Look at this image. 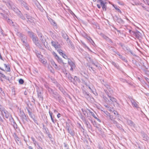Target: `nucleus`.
<instances>
[{"label":"nucleus","instance_id":"1","mask_svg":"<svg viewBox=\"0 0 149 149\" xmlns=\"http://www.w3.org/2000/svg\"><path fill=\"white\" fill-rule=\"evenodd\" d=\"M68 63L69 65L71 67L70 69V70L72 71H73V69L74 68L76 67V65L74 63L70 58L68 59Z\"/></svg>","mask_w":149,"mask_h":149},{"label":"nucleus","instance_id":"2","mask_svg":"<svg viewBox=\"0 0 149 149\" xmlns=\"http://www.w3.org/2000/svg\"><path fill=\"white\" fill-rule=\"evenodd\" d=\"M5 67L4 68H2L0 67V69L2 70L9 72L10 71V68L6 64H4Z\"/></svg>","mask_w":149,"mask_h":149},{"label":"nucleus","instance_id":"3","mask_svg":"<svg viewBox=\"0 0 149 149\" xmlns=\"http://www.w3.org/2000/svg\"><path fill=\"white\" fill-rule=\"evenodd\" d=\"M56 59L58 63L60 64H63V65H64L65 64V63L63 62L62 59L60 58L59 57H57V58H56Z\"/></svg>","mask_w":149,"mask_h":149},{"label":"nucleus","instance_id":"4","mask_svg":"<svg viewBox=\"0 0 149 149\" xmlns=\"http://www.w3.org/2000/svg\"><path fill=\"white\" fill-rule=\"evenodd\" d=\"M100 5L101 6L103 9L105 11L106 10V7L105 3L103 1H101Z\"/></svg>","mask_w":149,"mask_h":149},{"label":"nucleus","instance_id":"5","mask_svg":"<svg viewBox=\"0 0 149 149\" xmlns=\"http://www.w3.org/2000/svg\"><path fill=\"white\" fill-rule=\"evenodd\" d=\"M131 102L132 104L136 107H138V105L136 102H135L134 100L132 99L131 100Z\"/></svg>","mask_w":149,"mask_h":149},{"label":"nucleus","instance_id":"6","mask_svg":"<svg viewBox=\"0 0 149 149\" xmlns=\"http://www.w3.org/2000/svg\"><path fill=\"white\" fill-rule=\"evenodd\" d=\"M51 63L52 64V65L54 67L56 68L57 69L58 68L57 65L55 63V62L54 61H52L51 62Z\"/></svg>","mask_w":149,"mask_h":149},{"label":"nucleus","instance_id":"7","mask_svg":"<svg viewBox=\"0 0 149 149\" xmlns=\"http://www.w3.org/2000/svg\"><path fill=\"white\" fill-rule=\"evenodd\" d=\"M113 6L118 12L120 13H121V10H120V9L119 8H118L116 6L114 5H113Z\"/></svg>","mask_w":149,"mask_h":149},{"label":"nucleus","instance_id":"8","mask_svg":"<svg viewBox=\"0 0 149 149\" xmlns=\"http://www.w3.org/2000/svg\"><path fill=\"white\" fill-rule=\"evenodd\" d=\"M32 36L33 40L34 42H36V41H38L37 38H36V37L34 36V35L33 33L32 34Z\"/></svg>","mask_w":149,"mask_h":149},{"label":"nucleus","instance_id":"9","mask_svg":"<svg viewBox=\"0 0 149 149\" xmlns=\"http://www.w3.org/2000/svg\"><path fill=\"white\" fill-rule=\"evenodd\" d=\"M61 55L65 59L68 60V58L67 56L65 54L62 53V54H61Z\"/></svg>","mask_w":149,"mask_h":149},{"label":"nucleus","instance_id":"10","mask_svg":"<svg viewBox=\"0 0 149 149\" xmlns=\"http://www.w3.org/2000/svg\"><path fill=\"white\" fill-rule=\"evenodd\" d=\"M49 115H50V117H51V119L52 120V122L53 123H54V119H53V117H52V113L50 112H49Z\"/></svg>","mask_w":149,"mask_h":149},{"label":"nucleus","instance_id":"11","mask_svg":"<svg viewBox=\"0 0 149 149\" xmlns=\"http://www.w3.org/2000/svg\"><path fill=\"white\" fill-rule=\"evenodd\" d=\"M110 98V100L112 101L113 102H116V99L113 97H109Z\"/></svg>","mask_w":149,"mask_h":149},{"label":"nucleus","instance_id":"12","mask_svg":"<svg viewBox=\"0 0 149 149\" xmlns=\"http://www.w3.org/2000/svg\"><path fill=\"white\" fill-rule=\"evenodd\" d=\"M52 43L53 46H54L55 48H58V46L57 45H56V44H54L55 43L54 42H52Z\"/></svg>","mask_w":149,"mask_h":149},{"label":"nucleus","instance_id":"13","mask_svg":"<svg viewBox=\"0 0 149 149\" xmlns=\"http://www.w3.org/2000/svg\"><path fill=\"white\" fill-rule=\"evenodd\" d=\"M19 84H22L24 83V81L23 79H19Z\"/></svg>","mask_w":149,"mask_h":149},{"label":"nucleus","instance_id":"14","mask_svg":"<svg viewBox=\"0 0 149 149\" xmlns=\"http://www.w3.org/2000/svg\"><path fill=\"white\" fill-rule=\"evenodd\" d=\"M40 61L42 63L45 64L46 63V61L45 59H42L41 60H40Z\"/></svg>","mask_w":149,"mask_h":149},{"label":"nucleus","instance_id":"15","mask_svg":"<svg viewBox=\"0 0 149 149\" xmlns=\"http://www.w3.org/2000/svg\"><path fill=\"white\" fill-rule=\"evenodd\" d=\"M104 113L106 114V115H107L108 116H109L111 118H113V116H110V114H109V113L107 111L104 112Z\"/></svg>","mask_w":149,"mask_h":149},{"label":"nucleus","instance_id":"16","mask_svg":"<svg viewBox=\"0 0 149 149\" xmlns=\"http://www.w3.org/2000/svg\"><path fill=\"white\" fill-rule=\"evenodd\" d=\"M0 78H1V77H2L3 78L5 77V75L4 74H2V73H1L0 72Z\"/></svg>","mask_w":149,"mask_h":149},{"label":"nucleus","instance_id":"17","mask_svg":"<svg viewBox=\"0 0 149 149\" xmlns=\"http://www.w3.org/2000/svg\"><path fill=\"white\" fill-rule=\"evenodd\" d=\"M57 51L58 52V53H59V54L61 55V54H62V53H63L62 52V51L61 49H59L57 50Z\"/></svg>","mask_w":149,"mask_h":149},{"label":"nucleus","instance_id":"18","mask_svg":"<svg viewBox=\"0 0 149 149\" xmlns=\"http://www.w3.org/2000/svg\"><path fill=\"white\" fill-rule=\"evenodd\" d=\"M53 54L54 56L55 57V58L56 59V58H57V57H59L54 52Z\"/></svg>","mask_w":149,"mask_h":149},{"label":"nucleus","instance_id":"19","mask_svg":"<svg viewBox=\"0 0 149 149\" xmlns=\"http://www.w3.org/2000/svg\"><path fill=\"white\" fill-rule=\"evenodd\" d=\"M113 112L114 114H115L116 116L118 115V113L116 111H113Z\"/></svg>","mask_w":149,"mask_h":149},{"label":"nucleus","instance_id":"20","mask_svg":"<svg viewBox=\"0 0 149 149\" xmlns=\"http://www.w3.org/2000/svg\"><path fill=\"white\" fill-rule=\"evenodd\" d=\"M0 59L3 61V58L2 57V56L1 53L0 52Z\"/></svg>","mask_w":149,"mask_h":149},{"label":"nucleus","instance_id":"21","mask_svg":"<svg viewBox=\"0 0 149 149\" xmlns=\"http://www.w3.org/2000/svg\"><path fill=\"white\" fill-rule=\"evenodd\" d=\"M57 117L59 118L61 117V114L60 113H58L57 115Z\"/></svg>","mask_w":149,"mask_h":149},{"label":"nucleus","instance_id":"22","mask_svg":"<svg viewBox=\"0 0 149 149\" xmlns=\"http://www.w3.org/2000/svg\"><path fill=\"white\" fill-rule=\"evenodd\" d=\"M97 6L99 8H101V6L100 4H97Z\"/></svg>","mask_w":149,"mask_h":149},{"label":"nucleus","instance_id":"23","mask_svg":"<svg viewBox=\"0 0 149 149\" xmlns=\"http://www.w3.org/2000/svg\"><path fill=\"white\" fill-rule=\"evenodd\" d=\"M117 54L119 56V57L120 58H122L123 56L119 54Z\"/></svg>","mask_w":149,"mask_h":149},{"label":"nucleus","instance_id":"24","mask_svg":"<svg viewBox=\"0 0 149 149\" xmlns=\"http://www.w3.org/2000/svg\"><path fill=\"white\" fill-rule=\"evenodd\" d=\"M96 1V0H93V1L94 2H95V1ZM98 1H99L100 2V3H101V1H102V0H98Z\"/></svg>","mask_w":149,"mask_h":149},{"label":"nucleus","instance_id":"25","mask_svg":"<svg viewBox=\"0 0 149 149\" xmlns=\"http://www.w3.org/2000/svg\"><path fill=\"white\" fill-rule=\"evenodd\" d=\"M89 40H90L91 41H92L93 42V40L90 38H89Z\"/></svg>","mask_w":149,"mask_h":149},{"label":"nucleus","instance_id":"26","mask_svg":"<svg viewBox=\"0 0 149 149\" xmlns=\"http://www.w3.org/2000/svg\"><path fill=\"white\" fill-rule=\"evenodd\" d=\"M93 116L96 119L97 118L95 116L94 114V115H93Z\"/></svg>","mask_w":149,"mask_h":149},{"label":"nucleus","instance_id":"27","mask_svg":"<svg viewBox=\"0 0 149 149\" xmlns=\"http://www.w3.org/2000/svg\"><path fill=\"white\" fill-rule=\"evenodd\" d=\"M118 3L120 4V5H123V4H121V3H120V2H118Z\"/></svg>","mask_w":149,"mask_h":149},{"label":"nucleus","instance_id":"28","mask_svg":"<svg viewBox=\"0 0 149 149\" xmlns=\"http://www.w3.org/2000/svg\"><path fill=\"white\" fill-rule=\"evenodd\" d=\"M29 149H33L32 147H29Z\"/></svg>","mask_w":149,"mask_h":149},{"label":"nucleus","instance_id":"29","mask_svg":"<svg viewBox=\"0 0 149 149\" xmlns=\"http://www.w3.org/2000/svg\"><path fill=\"white\" fill-rule=\"evenodd\" d=\"M96 119H97L98 121H100V120H99V119H98V118H97Z\"/></svg>","mask_w":149,"mask_h":149},{"label":"nucleus","instance_id":"30","mask_svg":"<svg viewBox=\"0 0 149 149\" xmlns=\"http://www.w3.org/2000/svg\"><path fill=\"white\" fill-rule=\"evenodd\" d=\"M54 112H57V111L56 110H54Z\"/></svg>","mask_w":149,"mask_h":149},{"label":"nucleus","instance_id":"31","mask_svg":"<svg viewBox=\"0 0 149 149\" xmlns=\"http://www.w3.org/2000/svg\"><path fill=\"white\" fill-rule=\"evenodd\" d=\"M109 111H111V110L110 109V110H109Z\"/></svg>","mask_w":149,"mask_h":149},{"label":"nucleus","instance_id":"32","mask_svg":"<svg viewBox=\"0 0 149 149\" xmlns=\"http://www.w3.org/2000/svg\"><path fill=\"white\" fill-rule=\"evenodd\" d=\"M23 42H25L24 41H23Z\"/></svg>","mask_w":149,"mask_h":149}]
</instances>
